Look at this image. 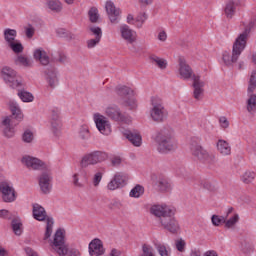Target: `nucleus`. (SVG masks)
I'll use <instances>...</instances> for the list:
<instances>
[{
  "mask_svg": "<svg viewBox=\"0 0 256 256\" xmlns=\"http://www.w3.org/2000/svg\"><path fill=\"white\" fill-rule=\"evenodd\" d=\"M105 115L108 119H111V121H116V123H125L126 125L131 123V117L123 114L117 105L108 106L105 109Z\"/></svg>",
  "mask_w": 256,
  "mask_h": 256,
  "instance_id": "9b49d317",
  "label": "nucleus"
},
{
  "mask_svg": "<svg viewBox=\"0 0 256 256\" xmlns=\"http://www.w3.org/2000/svg\"><path fill=\"white\" fill-rule=\"evenodd\" d=\"M150 212L157 217L164 229L170 233H177L179 231V222L175 220V210L167 205H154L151 207Z\"/></svg>",
  "mask_w": 256,
  "mask_h": 256,
  "instance_id": "f03ea898",
  "label": "nucleus"
},
{
  "mask_svg": "<svg viewBox=\"0 0 256 256\" xmlns=\"http://www.w3.org/2000/svg\"><path fill=\"white\" fill-rule=\"evenodd\" d=\"M246 109L250 115H255L256 113V94L253 92L248 95V99L246 101Z\"/></svg>",
  "mask_w": 256,
  "mask_h": 256,
  "instance_id": "bb28decb",
  "label": "nucleus"
},
{
  "mask_svg": "<svg viewBox=\"0 0 256 256\" xmlns=\"http://www.w3.org/2000/svg\"><path fill=\"white\" fill-rule=\"evenodd\" d=\"M12 229L15 233V235H21L23 233V223H21V220L14 219L12 220Z\"/></svg>",
  "mask_w": 256,
  "mask_h": 256,
  "instance_id": "ea45409f",
  "label": "nucleus"
},
{
  "mask_svg": "<svg viewBox=\"0 0 256 256\" xmlns=\"http://www.w3.org/2000/svg\"><path fill=\"white\" fill-rule=\"evenodd\" d=\"M157 143V151L159 153H171V151H177V140L175 139V133L172 129L164 128L157 132L155 137Z\"/></svg>",
  "mask_w": 256,
  "mask_h": 256,
  "instance_id": "7ed1b4c3",
  "label": "nucleus"
},
{
  "mask_svg": "<svg viewBox=\"0 0 256 256\" xmlns=\"http://www.w3.org/2000/svg\"><path fill=\"white\" fill-rule=\"evenodd\" d=\"M94 123L102 135H111V122L99 113L94 114Z\"/></svg>",
  "mask_w": 256,
  "mask_h": 256,
  "instance_id": "ddd939ff",
  "label": "nucleus"
},
{
  "mask_svg": "<svg viewBox=\"0 0 256 256\" xmlns=\"http://www.w3.org/2000/svg\"><path fill=\"white\" fill-rule=\"evenodd\" d=\"M193 96L194 99H197V101H199V99H201V97H203V93H204V89L203 87H205V82H203L201 80V76L199 75H194L193 76Z\"/></svg>",
  "mask_w": 256,
  "mask_h": 256,
  "instance_id": "a211bd4d",
  "label": "nucleus"
},
{
  "mask_svg": "<svg viewBox=\"0 0 256 256\" xmlns=\"http://www.w3.org/2000/svg\"><path fill=\"white\" fill-rule=\"evenodd\" d=\"M88 17L91 23H97L99 21V10L96 7H92L88 11Z\"/></svg>",
  "mask_w": 256,
  "mask_h": 256,
  "instance_id": "a19ab883",
  "label": "nucleus"
},
{
  "mask_svg": "<svg viewBox=\"0 0 256 256\" xmlns=\"http://www.w3.org/2000/svg\"><path fill=\"white\" fill-rule=\"evenodd\" d=\"M2 125H4V135L5 137L11 138L15 135V129L11 127V118L6 117L2 121Z\"/></svg>",
  "mask_w": 256,
  "mask_h": 256,
  "instance_id": "c756f323",
  "label": "nucleus"
},
{
  "mask_svg": "<svg viewBox=\"0 0 256 256\" xmlns=\"http://www.w3.org/2000/svg\"><path fill=\"white\" fill-rule=\"evenodd\" d=\"M253 25H255V22H250L244 31L238 35L233 43L232 53H223L222 59L227 67H231L234 65V63L239 61V57H241V54L243 51H245V47H247V41H249V33H251V28Z\"/></svg>",
  "mask_w": 256,
  "mask_h": 256,
  "instance_id": "f257e3e1",
  "label": "nucleus"
},
{
  "mask_svg": "<svg viewBox=\"0 0 256 256\" xmlns=\"http://www.w3.org/2000/svg\"><path fill=\"white\" fill-rule=\"evenodd\" d=\"M22 139L25 143H31V141H33V132L31 131H25Z\"/></svg>",
  "mask_w": 256,
  "mask_h": 256,
  "instance_id": "864d4df0",
  "label": "nucleus"
},
{
  "mask_svg": "<svg viewBox=\"0 0 256 256\" xmlns=\"http://www.w3.org/2000/svg\"><path fill=\"white\" fill-rule=\"evenodd\" d=\"M25 252H26V254H27L28 256H39V255H37V254L35 253V251H33V249H31V248H26V249H25Z\"/></svg>",
  "mask_w": 256,
  "mask_h": 256,
  "instance_id": "774afa93",
  "label": "nucleus"
},
{
  "mask_svg": "<svg viewBox=\"0 0 256 256\" xmlns=\"http://www.w3.org/2000/svg\"><path fill=\"white\" fill-rule=\"evenodd\" d=\"M178 73L180 79H184L185 81H189V79L193 80V76L196 75L193 73V68L187 64L185 58H179L178 60Z\"/></svg>",
  "mask_w": 256,
  "mask_h": 256,
  "instance_id": "4468645a",
  "label": "nucleus"
},
{
  "mask_svg": "<svg viewBox=\"0 0 256 256\" xmlns=\"http://www.w3.org/2000/svg\"><path fill=\"white\" fill-rule=\"evenodd\" d=\"M116 183L121 187V185H123V183H125V179L123 178V176L121 174H116L113 178Z\"/></svg>",
  "mask_w": 256,
  "mask_h": 256,
  "instance_id": "680f3d73",
  "label": "nucleus"
},
{
  "mask_svg": "<svg viewBox=\"0 0 256 256\" xmlns=\"http://www.w3.org/2000/svg\"><path fill=\"white\" fill-rule=\"evenodd\" d=\"M116 95L120 97L119 103L128 109H137V102L133 97V90L127 86H118L115 89Z\"/></svg>",
  "mask_w": 256,
  "mask_h": 256,
  "instance_id": "423d86ee",
  "label": "nucleus"
},
{
  "mask_svg": "<svg viewBox=\"0 0 256 256\" xmlns=\"http://www.w3.org/2000/svg\"><path fill=\"white\" fill-rule=\"evenodd\" d=\"M90 31L96 36V39H101V37H103V32L101 31L100 27H91Z\"/></svg>",
  "mask_w": 256,
  "mask_h": 256,
  "instance_id": "603ef678",
  "label": "nucleus"
},
{
  "mask_svg": "<svg viewBox=\"0 0 256 256\" xmlns=\"http://www.w3.org/2000/svg\"><path fill=\"white\" fill-rule=\"evenodd\" d=\"M122 162L121 157L115 156L112 158L111 163L114 167H118V165Z\"/></svg>",
  "mask_w": 256,
  "mask_h": 256,
  "instance_id": "0e129e2a",
  "label": "nucleus"
},
{
  "mask_svg": "<svg viewBox=\"0 0 256 256\" xmlns=\"http://www.w3.org/2000/svg\"><path fill=\"white\" fill-rule=\"evenodd\" d=\"M33 35H35V29L33 27H29L26 29V37H28V39H31V37H33Z\"/></svg>",
  "mask_w": 256,
  "mask_h": 256,
  "instance_id": "69168bd1",
  "label": "nucleus"
},
{
  "mask_svg": "<svg viewBox=\"0 0 256 256\" xmlns=\"http://www.w3.org/2000/svg\"><path fill=\"white\" fill-rule=\"evenodd\" d=\"M47 5H48V9H50L51 11H54V13H60V11H62L63 9V5L59 0H49L47 2Z\"/></svg>",
  "mask_w": 256,
  "mask_h": 256,
  "instance_id": "72a5a7b5",
  "label": "nucleus"
},
{
  "mask_svg": "<svg viewBox=\"0 0 256 256\" xmlns=\"http://www.w3.org/2000/svg\"><path fill=\"white\" fill-rule=\"evenodd\" d=\"M17 30L11 29V28H6L4 30V39L7 43V45H10L11 43H14L17 41Z\"/></svg>",
  "mask_w": 256,
  "mask_h": 256,
  "instance_id": "c85d7f7f",
  "label": "nucleus"
},
{
  "mask_svg": "<svg viewBox=\"0 0 256 256\" xmlns=\"http://www.w3.org/2000/svg\"><path fill=\"white\" fill-rule=\"evenodd\" d=\"M79 177H83V180L87 181V172L85 171V169L81 168L80 174L76 173L72 176V183L74 187H78L79 189H81V187H83V181H80Z\"/></svg>",
  "mask_w": 256,
  "mask_h": 256,
  "instance_id": "cd10ccee",
  "label": "nucleus"
},
{
  "mask_svg": "<svg viewBox=\"0 0 256 256\" xmlns=\"http://www.w3.org/2000/svg\"><path fill=\"white\" fill-rule=\"evenodd\" d=\"M16 63L23 65V67H31V60H29V58H27L26 56H23V55H19L17 57Z\"/></svg>",
  "mask_w": 256,
  "mask_h": 256,
  "instance_id": "a18cd8bd",
  "label": "nucleus"
},
{
  "mask_svg": "<svg viewBox=\"0 0 256 256\" xmlns=\"http://www.w3.org/2000/svg\"><path fill=\"white\" fill-rule=\"evenodd\" d=\"M154 247L158 251L160 256H171V249L167 247L165 244L155 241Z\"/></svg>",
  "mask_w": 256,
  "mask_h": 256,
  "instance_id": "7c9ffc66",
  "label": "nucleus"
},
{
  "mask_svg": "<svg viewBox=\"0 0 256 256\" xmlns=\"http://www.w3.org/2000/svg\"><path fill=\"white\" fill-rule=\"evenodd\" d=\"M158 39L162 42L167 41V32H165V30L160 31L158 34Z\"/></svg>",
  "mask_w": 256,
  "mask_h": 256,
  "instance_id": "e2e57ef3",
  "label": "nucleus"
},
{
  "mask_svg": "<svg viewBox=\"0 0 256 256\" xmlns=\"http://www.w3.org/2000/svg\"><path fill=\"white\" fill-rule=\"evenodd\" d=\"M147 21V14L142 13L138 15L135 19V25L140 29V27H143V24Z\"/></svg>",
  "mask_w": 256,
  "mask_h": 256,
  "instance_id": "09e8293b",
  "label": "nucleus"
},
{
  "mask_svg": "<svg viewBox=\"0 0 256 256\" xmlns=\"http://www.w3.org/2000/svg\"><path fill=\"white\" fill-rule=\"evenodd\" d=\"M225 223V216L213 215L212 216V224L215 227H219V225H223Z\"/></svg>",
  "mask_w": 256,
  "mask_h": 256,
  "instance_id": "8fccbe9b",
  "label": "nucleus"
},
{
  "mask_svg": "<svg viewBox=\"0 0 256 256\" xmlns=\"http://www.w3.org/2000/svg\"><path fill=\"white\" fill-rule=\"evenodd\" d=\"M101 41L100 38L90 39L87 41V47L88 49H93L98 43Z\"/></svg>",
  "mask_w": 256,
  "mask_h": 256,
  "instance_id": "4d7b16f0",
  "label": "nucleus"
},
{
  "mask_svg": "<svg viewBox=\"0 0 256 256\" xmlns=\"http://www.w3.org/2000/svg\"><path fill=\"white\" fill-rule=\"evenodd\" d=\"M217 150H218V153H220V155H223V157H227V155H231V145H229V142L225 140H218Z\"/></svg>",
  "mask_w": 256,
  "mask_h": 256,
  "instance_id": "a878e982",
  "label": "nucleus"
},
{
  "mask_svg": "<svg viewBox=\"0 0 256 256\" xmlns=\"http://www.w3.org/2000/svg\"><path fill=\"white\" fill-rule=\"evenodd\" d=\"M46 79L51 89H55V87H57L58 80H57V73L55 72V70H52L51 72H49L47 74Z\"/></svg>",
  "mask_w": 256,
  "mask_h": 256,
  "instance_id": "f704fd0d",
  "label": "nucleus"
},
{
  "mask_svg": "<svg viewBox=\"0 0 256 256\" xmlns=\"http://www.w3.org/2000/svg\"><path fill=\"white\" fill-rule=\"evenodd\" d=\"M105 253V248H103V242L100 239H94L89 244V254L91 256H100Z\"/></svg>",
  "mask_w": 256,
  "mask_h": 256,
  "instance_id": "412c9836",
  "label": "nucleus"
},
{
  "mask_svg": "<svg viewBox=\"0 0 256 256\" xmlns=\"http://www.w3.org/2000/svg\"><path fill=\"white\" fill-rule=\"evenodd\" d=\"M255 89H256V70H253L249 78L247 91L248 93H255Z\"/></svg>",
  "mask_w": 256,
  "mask_h": 256,
  "instance_id": "4c0bfd02",
  "label": "nucleus"
},
{
  "mask_svg": "<svg viewBox=\"0 0 256 256\" xmlns=\"http://www.w3.org/2000/svg\"><path fill=\"white\" fill-rule=\"evenodd\" d=\"M189 151L197 161L200 163H205L206 165H213L215 163V155L210 154L202 145L201 138L194 136L189 142Z\"/></svg>",
  "mask_w": 256,
  "mask_h": 256,
  "instance_id": "20e7f679",
  "label": "nucleus"
},
{
  "mask_svg": "<svg viewBox=\"0 0 256 256\" xmlns=\"http://www.w3.org/2000/svg\"><path fill=\"white\" fill-rule=\"evenodd\" d=\"M108 209L114 211V209H123V203L121 200L114 199L108 204Z\"/></svg>",
  "mask_w": 256,
  "mask_h": 256,
  "instance_id": "49530a36",
  "label": "nucleus"
},
{
  "mask_svg": "<svg viewBox=\"0 0 256 256\" xmlns=\"http://www.w3.org/2000/svg\"><path fill=\"white\" fill-rule=\"evenodd\" d=\"M175 247L180 253H185V247H187V243L185 242V240L180 238L175 240Z\"/></svg>",
  "mask_w": 256,
  "mask_h": 256,
  "instance_id": "de8ad7c7",
  "label": "nucleus"
},
{
  "mask_svg": "<svg viewBox=\"0 0 256 256\" xmlns=\"http://www.w3.org/2000/svg\"><path fill=\"white\" fill-rule=\"evenodd\" d=\"M8 47H10V49H12L13 53H15L16 55H19V53H23L24 47L19 40L11 42L10 44H8Z\"/></svg>",
  "mask_w": 256,
  "mask_h": 256,
  "instance_id": "e433bc0d",
  "label": "nucleus"
},
{
  "mask_svg": "<svg viewBox=\"0 0 256 256\" xmlns=\"http://www.w3.org/2000/svg\"><path fill=\"white\" fill-rule=\"evenodd\" d=\"M33 217L36 219V221H45L46 220V231L44 235V239H49L51 237V233H53V218L47 217V212L45 211V208H43L39 204H33Z\"/></svg>",
  "mask_w": 256,
  "mask_h": 256,
  "instance_id": "39448f33",
  "label": "nucleus"
},
{
  "mask_svg": "<svg viewBox=\"0 0 256 256\" xmlns=\"http://www.w3.org/2000/svg\"><path fill=\"white\" fill-rule=\"evenodd\" d=\"M1 76L5 83L12 87V89H21L23 87L21 77L17 75V72L13 68L7 66L2 68Z\"/></svg>",
  "mask_w": 256,
  "mask_h": 256,
  "instance_id": "6e6552de",
  "label": "nucleus"
},
{
  "mask_svg": "<svg viewBox=\"0 0 256 256\" xmlns=\"http://www.w3.org/2000/svg\"><path fill=\"white\" fill-rule=\"evenodd\" d=\"M124 136L126 137V139H128V141H130V143H132V145H134V147H141L142 138L139 132L126 130L124 132Z\"/></svg>",
  "mask_w": 256,
  "mask_h": 256,
  "instance_id": "5701e85b",
  "label": "nucleus"
},
{
  "mask_svg": "<svg viewBox=\"0 0 256 256\" xmlns=\"http://www.w3.org/2000/svg\"><path fill=\"white\" fill-rule=\"evenodd\" d=\"M150 61L153 65H156L159 69H167V60L158 57L157 55H151Z\"/></svg>",
  "mask_w": 256,
  "mask_h": 256,
  "instance_id": "2f4dec72",
  "label": "nucleus"
},
{
  "mask_svg": "<svg viewBox=\"0 0 256 256\" xmlns=\"http://www.w3.org/2000/svg\"><path fill=\"white\" fill-rule=\"evenodd\" d=\"M0 193L4 203H13L17 199V192L9 182H0Z\"/></svg>",
  "mask_w": 256,
  "mask_h": 256,
  "instance_id": "f8f14e48",
  "label": "nucleus"
},
{
  "mask_svg": "<svg viewBox=\"0 0 256 256\" xmlns=\"http://www.w3.org/2000/svg\"><path fill=\"white\" fill-rule=\"evenodd\" d=\"M39 187L42 191V193H44L45 195H47L48 193H51V174H49V172H43L40 177H39Z\"/></svg>",
  "mask_w": 256,
  "mask_h": 256,
  "instance_id": "6ab92c4d",
  "label": "nucleus"
},
{
  "mask_svg": "<svg viewBox=\"0 0 256 256\" xmlns=\"http://www.w3.org/2000/svg\"><path fill=\"white\" fill-rule=\"evenodd\" d=\"M105 10L111 23H119V17L121 15V9L115 6L113 1L108 0L105 4Z\"/></svg>",
  "mask_w": 256,
  "mask_h": 256,
  "instance_id": "dca6fc26",
  "label": "nucleus"
},
{
  "mask_svg": "<svg viewBox=\"0 0 256 256\" xmlns=\"http://www.w3.org/2000/svg\"><path fill=\"white\" fill-rule=\"evenodd\" d=\"M0 217L1 219H11V212L6 209L0 210Z\"/></svg>",
  "mask_w": 256,
  "mask_h": 256,
  "instance_id": "052dcab7",
  "label": "nucleus"
},
{
  "mask_svg": "<svg viewBox=\"0 0 256 256\" xmlns=\"http://www.w3.org/2000/svg\"><path fill=\"white\" fill-rule=\"evenodd\" d=\"M254 179H255V173L251 171H246L241 177V180L243 181V183H246L247 185H249V183H253Z\"/></svg>",
  "mask_w": 256,
  "mask_h": 256,
  "instance_id": "79ce46f5",
  "label": "nucleus"
},
{
  "mask_svg": "<svg viewBox=\"0 0 256 256\" xmlns=\"http://www.w3.org/2000/svg\"><path fill=\"white\" fill-rule=\"evenodd\" d=\"M157 187L159 191L165 193V191H169L171 189V183L166 178H159L157 182Z\"/></svg>",
  "mask_w": 256,
  "mask_h": 256,
  "instance_id": "c9c22d12",
  "label": "nucleus"
},
{
  "mask_svg": "<svg viewBox=\"0 0 256 256\" xmlns=\"http://www.w3.org/2000/svg\"><path fill=\"white\" fill-rule=\"evenodd\" d=\"M120 35L127 43L133 44L137 41V33L126 24L120 26Z\"/></svg>",
  "mask_w": 256,
  "mask_h": 256,
  "instance_id": "f3484780",
  "label": "nucleus"
},
{
  "mask_svg": "<svg viewBox=\"0 0 256 256\" xmlns=\"http://www.w3.org/2000/svg\"><path fill=\"white\" fill-rule=\"evenodd\" d=\"M233 213V208H229L227 211V215L225 216L224 227L226 229H233L237 223H239V214H234L233 217L227 220L229 214Z\"/></svg>",
  "mask_w": 256,
  "mask_h": 256,
  "instance_id": "393cba45",
  "label": "nucleus"
},
{
  "mask_svg": "<svg viewBox=\"0 0 256 256\" xmlns=\"http://www.w3.org/2000/svg\"><path fill=\"white\" fill-rule=\"evenodd\" d=\"M151 105L152 109L150 110V117L156 123H163V121L167 119V115H169L167 109L163 106V100L159 97H153L151 99Z\"/></svg>",
  "mask_w": 256,
  "mask_h": 256,
  "instance_id": "0eeeda50",
  "label": "nucleus"
},
{
  "mask_svg": "<svg viewBox=\"0 0 256 256\" xmlns=\"http://www.w3.org/2000/svg\"><path fill=\"white\" fill-rule=\"evenodd\" d=\"M101 179H103V173L97 172L93 177V185L97 187L99 183H101Z\"/></svg>",
  "mask_w": 256,
  "mask_h": 256,
  "instance_id": "5fc2aeb1",
  "label": "nucleus"
},
{
  "mask_svg": "<svg viewBox=\"0 0 256 256\" xmlns=\"http://www.w3.org/2000/svg\"><path fill=\"white\" fill-rule=\"evenodd\" d=\"M203 187L207 189V191H217V187L211 182H204Z\"/></svg>",
  "mask_w": 256,
  "mask_h": 256,
  "instance_id": "bf43d9fd",
  "label": "nucleus"
},
{
  "mask_svg": "<svg viewBox=\"0 0 256 256\" xmlns=\"http://www.w3.org/2000/svg\"><path fill=\"white\" fill-rule=\"evenodd\" d=\"M51 126L52 131L56 137H59L61 135V120H59V110L58 108H54L51 111Z\"/></svg>",
  "mask_w": 256,
  "mask_h": 256,
  "instance_id": "aec40b11",
  "label": "nucleus"
},
{
  "mask_svg": "<svg viewBox=\"0 0 256 256\" xmlns=\"http://www.w3.org/2000/svg\"><path fill=\"white\" fill-rule=\"evenodd\" d=\"M22 163L26 165L28 169H32L33 171H41L43 169H47L46 163L39 160V158H34L31 156H24L22 158Z\"/></svg>",
  "mask_w": 256,
  "mask_h": 256,
  "instance_id": "2eb2a0df",
  "label": "nucleus"
},
{
  "mask_svg": "<svg viewBox=\"0 0 256 256\" xmlns=\"http://www.w3.org/2000/svg\"><path fill=\"white\" fill-rule=\"evenodd\" d=\"M51 247L59 256H65L68 253L69 248L65 245V231L63 229H58L55 232Z\"/></svg>",
  "mask_w": 256,
  "mask_h": 256,
  "instance_id": "1a4fd4ad",
  "label": "nucleus"
},
{
  "mask_svg": "<svg viewBox=\"0 0 256 256\" xmlns=\"http://www.w3.org/2000/svg\"><path fill=\"white\" fill-rule=\"evenodd\" d=\"M10 111L17 121L23 120V113H21V109L15 102H10Z\"/></svg>",
  "mask_w": 256,
  "mask_h": 256,
  "instance_id": "473e14b6",
  "label": "nucleus"
},
{
  "mask_svg": "<svg viewBox=\"0 0 256 256\" xmlns=\"http://www.w3.org/2000/svg\"><path fill=\"white\" fill-rule=\"evenodd\" d=\"M119 187V184L114 178L108 183V189L110 191H115V189H119Z\"/></svg>",
  "mask_w": 256,
  "mask_h": 256,
  "instance_id": "13d9d810",
  "label": "nucleus"
},
{
  "mask_svg": "<svg viewBox=\"0 0 256 256\" xmlns=\"http://www.w3.org/2000/svg\"><path fill=\"white\" fill-rule=\"evenodd\" d=\"M78 133H79L80 139H83L84 141L89 139V137H91V133L89 132V127L85 125L80 127Z\"/></svg>",
  "mask_w": 256,
  "mask_h": 256,
  "instance_id": "37998d69",
  "label": "nucleus"
},
{
  "mask_svg": "<svg viewBox=\"0 0 256 256\" xmlns=\"http://www.w3.org/2000/svg\"><path fill=\"white\" fill-rule=\"evenodd\" d=\"M143 193H145V188H143V186L137 184L131 191L129 196L130 197H134L135 199H139V197H141V195H143Z\"/></svg>",
  "mask_w": 256,
  "mask_h": 256,
  "instance_id": "58836bf2",
  "label": "nucleus"
},
{
  "mask_svg": "<svg viewBox=\"0 0 256 256\" xmlns=\"http://www.w3.org/2000/svg\"><path fill=\"white\" fill-rule=\"evenodd\" d=\"M56 33L59 37H69L70 39H75V35L67 32V30L63 28H59L58 30H56Z\"/></svg>",
  "mask_w": 256,
  "mask_h": 256,
  "instance_id": "3c124183",
  "label": "nucleus"
},
{
  "mask_svg": "<svg viewBox=\"0 0 256 256\" xmlns=\"http://www.w3.org/2000/svg\"><path fill=\"white\" fill-rule=\"evenodd\" d=\"M107 159V154L101 151H94L92 153L85 154L81 161L80 167L81 169H87L89 165H97V163H102Z\"/></svg>",
  "mask_w": 256,
  "mask_h": 256,
  "instance_id": "9d476101",
  "label": "nucleus"
},
{
  "mask_svg": "<svg viewBox=\"0 0 256 256\" xmlns=\"http://www.w3.org/2000/svg\"><path fill=\"white\" fill-rule=\"evenodd\" d=\"M219 124L222 129H228L229 128V120H227V117L222 116L219 118Z\"/></svg>",
  "mask_w": 256,
  "mask_h": 256,
  "instance_id": "6e6d98bb",
  "label": "nucleus"
},
{
  "mask_svg": "<svg viewBox=\"0 0 256 256\" xmlns=\"http://www.w3.org/2000/svg\"><path fill=\"white\" fill-rule=\"evenodd\" d=\"M18 96L20 97L21 101H23L24 103H31V101H33V94L27 91L19 92Z\"/></svg>",
  "mask_w": 256,
  "mask_h": 256,
  "instance_id": "c03bdc74",
  "label": "nucleus"
},
{
  "mask_svg": "<svg viewBox=\"0 0 256 256\" xmlns=\"http://www.w3.org/2000/svg\"><path fill=\"white\" fill-rule=\"evenodd\" d=\"M237 7H239V1L229 0L224 7V15L227 19H233L235 13H237Z\"/></svg>",
  "mask_w": 256,
  "mask_h": 256,
  "instance_id": "4be33fe9",
  "label": "nucleus"
},
{
  "mask_svg": "<svg viewBox=\"0 0 256 256\" xmlns=\"http://www.w3.org/2000/svg\"><path fill=\"white\" fill-rule=\"evenodd\" d=\"M203 256H219V254H217V251L215 250H208L203 254Z\"/></svg>",
  "mask_w": 256,
  "mask_h": 256,
  "instance_id": "338daca9",
  "label": "nucleus"
},
{
  "mask_svg": "<svg viewBox=\"0 0 256 256\" xmlns=\"http://www.w3.org/2000/svg\"><path fill=\"white\" fill-rule=\"evenodd\" d=\"M33 57L35 61H39L40 65H49L50 58L49 55H47V52L43 50L42 48H38L34 51Z\"/></svg>",
  "mask_w": 256,
  "mask_h": 256,
  "instance_id": "b1692460",
  "label": "nucleus"
}]
</instances>
